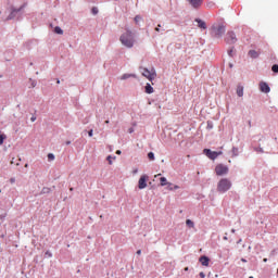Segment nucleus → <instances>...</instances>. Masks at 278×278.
<instances>
[{"instance_id":"16","label":"nucleus","mask_w":278,"mask_h":278,"mask_svg":"<svg viewBox=\"0 0 278 278\" xmlns=\"http://www.w3.org/2000/svg\"><path fill=\"white\" fill-rule=\"evenodd\" d=\"M160 181H161V186H173L172 182H168V180H166V177H161Z\"/></svg>"},{"instance_id":"32","label":"nucleus","mask_w":278,"mask_h":278,"mask_svg":"<svg viewBox=\"0 0 278 278\" xmlns=\"http://www.w3.org/2000/svg\"><path fill=\"white\" fill-rule=\"evenodd\" d=\"M200 277H201V278H205V273H203V271L200 273Z\"/></svg>"},{"instance_id":"47","label":"nucleus","mask_w":278,"mask_h":278,"mask_svg":"<svg viewBox=\"0 0 278 278\" xmlns=\"http://www.w3.org/2000/svg\"><path fill=\"white\" fill-rule=\"evenodd\" d=\"M185 270L188 271V267H185Z\"/></svg>"},{"instance_id":"2","label":"nucleus","mask_w":278,"mask_h":278,"mask_svg":"<svg viewBox=\"0 0 278 278\" xmlns=\"http://www.w3.org/2000/svg\"><path fill=\"white\" fill-rule=\"evenodd\" d=\"M228 190H231V180L228 178H222L217 182V192L225 194V192H228Z\"/></svg>"},{"instance_id":"38","label":"nucleus","mask_w":278,"mask_h":278,"mask_svg":"<svg viewBox=\"0 0 278 278\" xmlns=\"http://www.w3.org/2000/svg\"><path fill=\"white\" fill-rule=\"evenodd\" d=\"M173 188H174V186L172 185V186L168 187V190H173Z\"/></svg>"},{"instance_id":"41","label":"nucleus","mask_w":278,"mask_h":278,"mask_svg":"<svg viewBox=\"0 0 278 278\" xmlns=\"http://www.w3.org/2000/svg\"><path fill=\"white\" fill-rule=\"evenodd\" d=\"M263 262H268V258H264Z\"/></svg>"},{"instance_id":"7","label":"nucleus","mask_w":278,"mask_h":278,"mask_svg":"<svg viewBox=\"0 0 278 278\" xmlns=\"http://www.w3.org/2000/svg\"><path fill=\"white\" fill-rule=\"evenodd\" d=\"M203 153L206 155V157H208L210 160H216V157H218V155H223V151L216 152V151H212L210 149H204Z\"/></svg>"},{"instance_id":"23","label":"nucleus","mask_w":278,"mask_h":278,"mask_svg":"<svg viewBox=\"0 0 278 278\" xmlns=\"http://www.w3.org/2000/svg\"><path fill=\"white\" fill-rule=\"evenodd\" d=\"M5 135H1L0 132V146L3 144V141L5 140Z\"/></svg>"},{"instance_id":"46","label":"nucleus","mask_w":278,"mask_h":278,"mask_svg":"<svg viewBox=\"0 0 278 278\" xmlns=\"http://www.w3.org/2000/svg\"><path fill=\"white\" fill-rule=\"evenodd\" d=\"M36 87V84H33V88H35Z\"/></svg>"},{"instance_id":"48","label":"nucleus","mask_w":278,"mask_h":278,"mask_svg":"<svg viewBox=\"0 0 278 278\" xmlns=\"http://www.w3.org/2000/svg\"><path fill=\"white\" fill-rule=\"evenodd\" d=\"M87 1H97V0H87Z\"/></svg>"},{"instance_id":"49","label":"nucleus","mask_w":278,"mask_h":278,"mask_svg":"<svg viewBox=\"0 0 278 278\" xmlns=\"http://www.w3.org/2000/svg\"><path fill=\"white\" fill-rule=\"evenodd\" d=\"M224 240H227V237H224Z\"/></svg>"},{"instance_id":"5","label":"nucleus","mask_w":278,"mask_h":278,"mask_svg":"<svg viewBox=\"0 0 278 278\" xmlns=\"http://www.w3.org/2000/svg\"><path fill=\"white\" fill-rule=\"evenodd\" d=\"M141 73H142L143 77L149 79V81H153V79H155V77H157V74H155V70L149 71V68H142Z\"/></svg>"},{"instance_id":"10","label":"nucleus","mask_w":278,"mask_h":278,"mask_svg":"<svg viewBox=\"0 0 278 278\" xmlns=\"http://www.w3.org/2000/svg\"><path fill=\"white\" fill-rule=\"evenodd\" d=\"M190 5H192L195 10L199 9L200 5L203 4V0H188Z\"/></svg>"},{"instance_id":"40","label":"nucleus","mask_w":278,"mask_h":278,"mask_svg":"<svg viewBox=\"0 0 278 278\" xmlns=\"http://www.w3.org/2000/svg\"><path fill=\"white\" fill-rule=\"evenodd\" d=\"M231 232H232V233H236V229H232Z\"/></svg>"},{"instance_id":"11","label":"nucleus","mask_w":278,"mask_h":278,"mask_svg":"<svg viewBox=\"0 0 278 278\" xmlns=\"http://www.w3.org/2000/svg\"><path fill=\"white\" fill-rule=\"evenodd\" d=\"M199 262L202 264V266H210V257L207 256H201Z\"/></svg>"},{"instance_id":"6","label":"nucleus","mask_w":278,"mask_h":278,"mask_svg":"<svg viewBox=\"0 0 278 278\" xmlns=\"http://www.w3.org/2000/svg\"><path fill=\"white\" fill-rule=\"evenodd\" d=\"M215 173L218 177H223V175H227V173H229V167L223 164H218L215 167Z\"/></svg>"},{"instance_id":"39","label":"nucleus","mask_w":278,"mask_h":278,"mask_svg":"<svg viewBox=\"0 0 278 278\" xmlns=\"http://www.w3.org/2000/svg\"><path fill=\"white\" fill-rule=\"evenodd\" d=\"M24 166H25V168H29V164H25Z\"/></svg>"},{"instance_id":"26","label":"nucleus","mask_w":278,"mask_h":278,"mask_svg":"<svg viewBox=\"0 0 278 278\" xmlns=\"http://www.w3.org/2000/svg\"><path fill=\"white\" fill-rule=\"evenodd\" d=\"M142 17H140L139 15L135 16V23H138L141 21Z\"/></svg>"},{"instance_id":"43","label":"nucleus","mask_w":278,"mask_h":278,"mask_svg":"<svg viewBox=\"0 0 278 278\" xmlns=\"http://www.w3.org/2000/svg\"><path fill=\"white\" fill-rule=\"evenodd\" d=\"M240 242H242V239H240V240L238 241V244H240Z\"/></svg>"},{"instance_id":"51","label":"nucleus","mask_w":278,"mask_h":278,"mask_svg":"<svg viewBox=\"0 0 278 278\" xmlns=\"http://www.w3.org/2000/svg\"><path fill=\"white\" fill-rule=\"evenodd\" d=\"M249 278H253V276H250Z\"/></svg>"},{"instance_id":"29","label":"nucleus","mask_w":278,"mask_h":278,"mask_svg":"<svg viewBox=\"0 0 278 278\" xmlns=\"http://www.w3.org/2000/svg\"><path fill=\"white\" fill-rule=\"evenodd\" d=\"M109 164H112V156H108Z\"/></svg>"},{"instance_id":"18","label":"nucleus","mask_w":278,"mask_h":278,"mask_svg":"<svg viewBox=\"0 0 278 278\" xmlns=\"http://www.w3.org/2000/svg\"><path fill=\"white\" fill-rule=\"evenodd\" d=\"M54 31H55L56 34H59V35L64 34V30H62V28L59 27V26H56V27L54 28Z\"/></svg>"},{"instance_id":"22","label":"nucleus","mask_w":278,"mask_h":278,"mask_svg":"<svg viewBox=\"0 0 278 278\" xmlns=\"http://www.w3.org/2000/svg\"><path fill=\"white\" fill-rule=\"evenodd\" d=\"M271 71H273V73H278V65H277V64H274V65L271 66Z\"/></svg>"},{"instance_id":"42","label":"nucleus","mask_w":278,"mask_h":278,"mask_svg":"<svg viewBox=\"0 0 278 278\" xmlns=\"http://www.w3.org/2000/svg\"><path fill=\"white\" fill-rule=\"evenodd\" d=\"M228 53H229V55H231V53H232V50H230Z\"/></svg>"},{"instance_id":"13","label":"nucleus","mask_w":278,"mask_h":278,"mask_svg":"<svg viewBox=\"0 0 278 278\" xmlns=\"http://www.w3.org/2000/svg\"><path fill=\"white\" fill-rule=\"evenodd\" d=\"M195 23H198V27H200V29H207V24L202 20H195Z\"/></svg>"},{"instance_id":"52","label":"nucleus","mask_w":278,"mask_h":278,"mask_svg":"<svg viewBox=\"0 0 278 278\" xmlns=\"http://www.w3.org/2000/svg\"><path fill=\"white\" fill-rule=\"evenodd\" d=\"M0 192H1V189H0Z\"/></svg>"},{"instance_id":"31","label":"nucleus","mask_w":278,"mask_h":278,"mask_svg":"<svg viewBox=\"0 0 278 278\" xmlns=\"http://www.w3.org/2000/svg\"><path fill=\"white\" fill-rule=\"evenodd\" d=\"M137 173H138V168H135V169L132 170V175H137Z\"/></svg>"},{"instance_id":"9","label":"nucleus","mask_w":278,"mask_h":278,"mask_svg":"<svg viewBox=\"0 0 278 278\" xmlns=\"http://www.w3.org/2000/svg\"><path fill=\"white\" fill-rule=\"evenodd\" d=\"M258 86L261 92H264L265 94H268V92H270V87L266 83L261 81Z\"/></svg>"},{"instance_id":"1","label":"nucleus","mask_w":278,"mask_h":278,"mask_svg":"<svg viewBox=\"0 0 278 278\" xmlns=\"http://www.w3.org/2000/svg\"><path fill=\"white\" fill-rule=\"evenodd\" d=\"M119 42L123 47H126V49H132L134 45H136V36L131 30H126L121 35Z\"/></svg>"},{"instance_id":"19","label":"nucleus","mask_w":278,"mask_h":278,"mask_svg":"<svg viewBox=\"0 0 278 278\" xmlns=\"http://www.w3.org/2000/svg\"><path fill=\"white\" fill-rule=\"evenodd\" d=\"M186 225H187L188 227H194V222L191 220V219H187V220H186Z\"/></svg>"},{"instance_id":"17","label":"nucleus","mask_w":278,"mask_h":278,"mask_svg":"<svg viewBox=\"0 0 278 278\" xmlns=\"http://www.w3.org/2000/svg\"><path fill=\"white\" fill-rule=\"evenodd\" d=\"M153 88L151 87V84L146 85V92L147 94H153Z\"/></svg>"},{"instance_id":"50","label":"nucleus","mask_w":278,"mask_h":278,"mask_svg":"<svg viewBox=\"0 0 278 278\" xmlns=\"http://www.w3.org/2000/svg\"><path fill=\"white\" fill-rule=\"evenodd\" d=\"M56 84H60V80H58Z\"/></svg>"},{"instance_id":"37","label":"nucleus","mask_w":278,"mask_h":278,"mask_svg":"<svg viewBox=\"0 0 278 278\" xmlns=\"http://www.w3.org/2000/svg\"><path fill=\"white\" fill-rule=\"evenodd\" d=\"M104 123H105V125H110V121L109 119H106Z\"/></svg>"},{"instance_id":"24","label":"nucleus","mask_w":278,"mask_h":278,"mask_svg":"<svg viewBox=\"0 0 278 278\" xmlns=\"http://www.w3.org/2000/svg\"><path fill=\"white\" fill-rule=\"evenodd\" d=\"M91 12H92V14H99V9H97V7H93L91 9Z\"/></svg>"},{"instance_id":"15","label":"nucleus","mask_w":278,"mask_h":278,"mask_svg":"<svg viewBox=\"0 0 278 278\" xmlns=\"http://www.w3.org/2000/svg\"><path fill=\"white\" fill-rule=\"evenodd\" d=\"M237 94H238V97H244V87L239 85L237 87Z\"/></svg>"},{"instance_id":"27","label":"nucleus","mask_w":278,"mask_h":278,"mask_svg":"<svg viewBox=\"0 0 278 278\" xmlns=\"http://www.w3.org/2000/svg\"><path fill=\"white\" fill-rule=\"evenodd\" d=\"M10 184H16V178H14V177H12V178H10Z\"/></svg>"},{"instance_id":"21","label":"nucleus","mask_w":278,"mask_h":278,"mask_svg":"<svg viewBox=\"0 0 278 278\" xmlns=\"http://www.w3.org/2000/svg\"><path fill=\"white\" fill-rule=\"evenodd\" d=\"M129 77H134L131 74H124L121 79H129Z\"/></svg>"},{"instance_id":"12","label":"nucleus","mask_w":278,"mask_h":278,"mask_svg":"<svg viewBox=\"0 0 278 278\" xmlns=\"http://www.w3.org/2000/svg\"><path fill=\"white\" fill-rule=\"evenodd\" d=\"M21 10H22V8H20V9H13V10L11 11V14L9 15L8 20H9V21H12V18H14V16H16V14H18V12H21Z\"/></svg>"},{"instance_id":"44","label":"nucleus","mask_w":278,"mask_h":278,"mask_svg":"<svg viewBox=\"0 0 278 278\" xmlns=\"http://www.w3.org/2000/svg\"><path fill=\"white\" fill-rule=\"evenodd\" d=\"M66 144H71V141H66Z\"/></svg>"},{"instance_id":"25","label":"nucleus","mask_w":278,"mask_h":278,"mask_svg":"<svg viewBox=\"0 0 278 278\" xmlns=\"http://www.w3.org/2000/svg\"><path fill=\"white\" fill-rule=\"evenodd\" d=\"M48 160H50V161L55 160V155H53V153H49L48 154Z\"/></svg>"},{"instance_id":"3","label":"nucleus","mask_w":278,"mask_h":278,"mask_svg":"<svg viewBox=\"0 0 278 278\" xmlns=\"http://www.w3.org/2000/svg\"><path fill=\"white\" fill-rule=\"evenodd\" d=\"M211 34L213 38H222L223 34H225V26L224 25L212 26Z\"/></svg>"},{"instance_id":"4","label":"nucleus","mask_w":278,"mask_h":278,"mask_svg":"<svg viewBox=\"0 0 278 278\" xmlns=\"http://www.w3.org/2000/svg\"><path fill=\"white\" fill-rule=\"evenodd\" d=\"M225 42H227V45H236V42H238V38H236V33H233V30L226 34Z\"/></svg>"},{"instance_id":"34","label":"nucleus","mask_w":278,"mask_h":278,"mask_svg":"<svg viewBox=\"0 0 278 278\" xmlns=\"http://www.w3.org/2000/svg\"><path fill=\"white\" fill-rule=\"evenodd\" d=\"M31 123L36 122V116L30 117Z\"/></svg>"},{"instance_id":"35","label":"nucleus","mask_w":278,"mask_h":278,"mask_svg":"<svg viewBox=\"0 0 278 278\" xmlns=\"http://www.w3.org/2000/svg\"><path fill=\"white\" fill-rule=\"evenodd\" d=\"M142 254V251L141 250H138L137 251V255H141Z\"/></svg>"},{"instance_id":"14","label":"nucleus","mask_w":278,"mask_h":278,"mask_svg":"<svg viewBox=\"0 0 278 278\" xmlns=\"http://www.w3.org/2000/svg\"><path fill=\"white\" fill-rule=\"evenodd\" d=\"M250 58L252 59H256V58H260V52L255 51V50H250L249 53Z\"/></svg>"},{"instance_id":"36","label":"nucleus","mask_w":278,"mask_h":278,"mask_svg":"<svg viewBox=\"0 0 278 278\" xmlns=\"http://www.w3.org/2000/svg\"><path fill=\"white\" fill-rule=\"evenodd\" d=\"M121 153H122L121 150L116 151V155H121Z\"/></svg>"},{"instance_id":"8","label":"nucleus","mask_w":278,"mask_h":278,"mask_svg":"<svg viewBox=\"0 0 278 278\" xmlns=\"http://www.w3.org/2000/svg\"><path fill=\"white\" fill-rule=\"evenodd\" d=\"M147 181H149V177L147 175H142L139 178V181H138L139 190H144V188H147Z\"/></svg>"},{"instance_id":"33","label":"nucleus","mask_w":278,"mask_h":278,"mask_svg":"<svg viewBox=\"0 0 278 278\" xmlns=\"http://www.w3.org/2000/svg\"><path fill=\"white\" fill-rule=\"evenodd\" d=\"M160 27H162V25H157V27L155 28V31H160Z\"/></svg>"},{"instance_id":"20","label":"nucleus","mask_w":278,"mask_h":278,"mask_svg":"<svg viewBox=\"0 0 278 278\" xmlns=\"http://www.w3.org/2000/svg\"><path fill=\"white\" fill-rule=\"evenodd\" d=\"M148 157H149V160L153 161V160H155V154L153 152H149Z\"/></svg>"},{"instance_id":"45","label":"nucleus","mask_w":278,"mask_h":278,"mask_svg":"<svg viewBox=\"0 0 278 278\" xmlns=\"http://www.w3.org/2000/svg\"><path fill=\"white\" fill-rule=\"evenodd\" d=\"M241 262H247V260L242 258Z\"/></svg>"},{"instance_id":"28","label":"nucleus","mask_w":278,"mask_h":278,"mask_svg":"<svg viewBox=\"0 0 278 278\" xmlns=\"http://www.w3.org/2000/svg\"><path fill=\"white\" fill-rule=\"evenodd\" d=\"M88 136H89V138H92V136H93V130L92 129L88 131Z\"/></svg>"},{"instance_id":"30","label":"nucleus","mask_w":278,"mask_h":278,"mask_svg":"<svg viewBox=\"0 0 278 278\" xmlns=\"http://www.w3.org/2000/svg\"><path fill=\"white\" fill-rule=\"evenodd\" d=\"M173 190H179V186L174 185Z\"/></svg>"}]
</instances>
